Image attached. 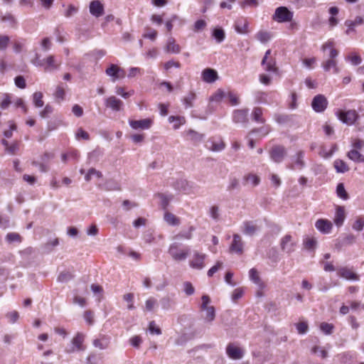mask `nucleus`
<instances>
[{
    "label": "nucleus",
    "instance_id": "nucleus-1",
    "mask_svg": "<svg viewBox=\"0 0 364 364\" xmlns=\"http://www.w3.org/2000/svg\"><path fill=\"white\" fill-rule=\"evenodd\" d=\"M202 304H200V310L203 312L202 316L205 322L211 323L215 318V310L213 306H210V299L208 295H203L201 297Z\"/></svg>",
    "mask_w": 364,
    "mask_h": 364
},
{
    "label": "nucleus",
    "instance_id": "nucleus-2",
    "mask_svg": "<svg viewBox=\"0 0 364 364\" xmlns=\"http://www.w3.org/2000/svg\"><path fill=\"white\" fill-rule=\"evenodd\" d=\"M173 186L176 191L185 194L194 193L198 190V186L193 182L183 178L176 181Z\"/></svg>",
    "mask_w": 364,
    "mask_h": 364
},
{
    "label": "nucleus",
    "instance_id": "nucleus-3",
    "mask_svg": "<svg viewBox=\"0 0 364 364\" xmlns=\"http://www.w3.org/2000/svg\"><path fill=\"white\" fill-rule=\"evenodd\" d=\"M85 336L82 333H77L75 336L72 339L70 346L65 348V352L72 353L75 351H83L85 347L83 346Z\"/></svg>",
    "mask_w": 364,
    "mask_h": 364
},
{
    "label": "nucleus",
    "instance_id": "nucleus-4",
    "mask_svg": "<svg viewBox=\"0 0 364 364\" xmlns=\"http://www.w3.org/2000/svg\"><path fill=\"white\" fill-rule=\"evenodd\" d=\"M337 116L343 123L346 124L347 125L353 124L359 118L358 112L354 109L338 111Z\"/></svg>",
    "mask_w": 364,
    "mask_h": 364
},
{
    "label": "nucleus",
    "instance_id": "nucleus-5",
    "mask_svg": "<svg viewBox=\"0 0 364 364\" xmlns=\"http://www.w3.org/2000/svg\"><path fill=\"white\" fill-rule=\"evenodd\" d=\"M168 253L175 261H183L185 260L188 254L189 250H181L178 243H173L168 248Z\"/></svg>",
    "mask_w": 364,
    "mask_h": 364
},
{
    "label": "nucleus",
    "instance_id": "nucleus-6",
    "mask_svg": "<svg viewBox=\"0 0 364 364\" xmlns=\"http://www.w3.org/2000/svg\"><path fill=\"white\" fill-rule=\"evenodd\" d=\"M296 243V240L291 235H286L281 239L280 247L283 252L289 255L295 251Z\"/></svg>",
    "mask_w": 364,
    "mask_h": 364
},
{
    "label": "nucleus",
    "instance_id": "nucleus-7",
    "mask_svg": "<svg viewBox=\"0 0 364 364\" xmlns=\"http://www.w3.org/2000/svg\"><path fill=\"white\" fill-rule=\"evenodd\" d=\"M207 255L198 251L193 252L191 259L189 261V265L191 268L200 270L205 267V259Z\"/></svg>",
    "mask_w": 364,
    "mask_h": 364
},
{
    "label": "nucleus",
    "instance_id": "nucleus-8",
    "mask_svg": "<svg viewBox=\"0 0 364 364\" xmlns=\"http://www.w3.org/2000/svg\"><path fill=\"white\" fill-rule=\"evenodd\" d=\"M293 13L291 12L287 7L280 6L275 11L273 16L274 20L277 22H287L292 19Z\"/></svg>",
    "mask_w": 364,
    "mask_h": 364
},
{
    "label": "nucleus",
    "instance_id": "nucleus-9",
    "mask_svg": "<svg viewBox=\"0 0 364 364\" xmlns=\"http://www.w3.org/2000/svg\"><path fill=\"white\" fill-rule=\"evenodd\" d=\"M328 106V100L323 95H316L312 100L311 107L316 112H323Z\"/></svg>",
    "mask_w": 364,
    "mask_h": 364
},
{
    "label": "nucleus",
    "instance_id": "nucleus-10",
    "mask_svg": "<svg viewBox=\"0 0 364 364\" xmlns=\"http://www.w3.org/2000/svg\"><path fill=\"white\" fill-rule=\"evenodd\" d=\"M105 105L107 107L110 108L114 112H119L122 109L124 103L123 102L117 98L115 96H110L105 99Z\"/></svg>",
    "mask_w": 364,
    "mask_h": 364
},
{
    "label": "nucleus",
    "instance_id": "nucleus-11",
    "mask_svg": "<svg viewBox=\"0 0 364 364\" xmlns=\"http://www.w3.org/2000/svg\"><path fill=\"white\" fill-rule=\"evenodd\" d=\"M244 242L238 234L233 235L232 242L230 246V251L238 255L243 253Z\"/></svg>",
    "mask_w": 364,
    "mask_h": 364
},
{
    "label": "nucleus",
    "instance_id": "nucleus-12",
    "mask_svg": "<svg viewBox=\"0 0 364 364\" xmlns=\"http://www.w3.org/2000/svg\"><path fill=\"white\" fill-rule=\"evenodd\" d=\"M355 237L352 235H346L342 237H339L336 240L335 248L340 251L343 247L350 245L355 242Z\"/></svg>",
    "mask_w": 364,
    "mask_h": 364
},
{
    "label": "nucleus",
    "instance_id": "nucleus-13",
    "mask_svg": "<svg viewBox=\"0 0 364 364\" xmlns=\"http://www.w3.org/2000/svg\"><path fill=\"white\" fill-rule=\"evenodd\" d=\"M226 353L229 358L233 360H239L243 357L242 349L233 343H229L226 348Z\"/></svg>",
    "mask_w": 364,
    "mask_h": 364
},
{
    "label": "nucleus",
    "instance_id": "nucleus-14",
    "mask_svg": "<svg viewBox=\"0 0 364 364\" xmlns=\"http://www.w3.org/2000/svg\"><path fill=\"white\" fill-rule=\"evenodd\" d=\"M286 155V150L284 147L281 146H276L273 147L270 151V157L271 159L277 162H281Z\"/></svg>",
    "mask_w": 364,
    "mask_h": 364
},
{
    "label": "nucleus",
    "instance_id": "nucleus-15",
    "mask_svg": "<svg viewBox=\"0 0 364 364\" xmlns=\"http://www.w3.org/2000/svg\"><path fill=\"white\" fill-rule=\"evenodd\" d=\"M130 127L134 129H148L151 127L152 120L144 119L141 120H129Z\"/></svg>",
    "mask_w": 364,
    "mask_h": 364
},
{
    "label": "nucleus",
    "instance_id": "nucleus-16",
    "mask_svg": "<svg viewBox=\"0 0 364 364\" xmlns=\"http://www.w3.org/2000/svg\"><path fill=\"white\" fill-rule=\"evenodd\" d=\"M45 65V70L48 72H51L53 70H56L59 68L61 63L58 62L55 58V56L53 55H48L46 58L43 59Z\"/></svg>",
    "mask_w": 364,
    "mask_h": 364
},
{
    "label": "nucleus",
    "instance_id": "nucleus-17",
    "mask_svg": "<svg viewBox=\"0 0 364 364\" xmlns=\"http://www.w3.org/2000/svg\"><path fill=\"white\" fill-rule=\"evenodd\" d=\"M109 343L110 338L105 335H100L98 338H96L92 341L93 346L99 348L100 350L107 349Z\"/></svg>",
    "mask_w": 364,
    "mask_h": 364
},
{
    "label": "nucleus",
    "instance_id": "nucleus-18",
    "mask_svg": "<svg viewBox=\"0 0 364 364\" xmlns=\"http://www.w3.org/2000/svg\"><path fill=\"white\" fill-rule=\"evenodd\" d=\"M304 153L302 151H299L296 153V154L293 157V164L289 167L292 170L295 169H302L305 166V162L304 161Z\"/></svg>",
    "mask_w": 364,
    "mask_h": 364
},
{
    "label": "nucleus",
    "instance_id": "nucleus-19",
    "mask_svg": "<svg viewBox=\"0 0 364 364\" xmlns=\"http://www.w3.org/2000/svg\"><path fill=\"white\" fill-rule=\"evenodd\" d=\"M247 109H235L232 113V120L235 123H245L247 122Z\"/></svg>",
    "mask_w": 364,
    "mask_h": 364
},
{
    "label": "nucleus",
    "instance_id": "nucleus-20",
    "mask_svg": "<svg viewBox=\"0 0 364 364\" xmlns=\"http://www.w3.org/2000/svg\"><path fill=\"white\" fill-rule=\"evenodd\" d=\"M90 14L98 18L104 14V6L99 0L93 1L90 4Z\"/></svg>",
    "mask_w": 364,
    "mask_h": 364
},
{
    "label": "nucleus",
    "instance_id": "nucleus-21",
    "mask_svg": "<svg viewBox=\"0 0 364 364\" xmlns=\"http://www.w3.org/2000/svg\"><path fill=\"white\" fill-rule=\"evenodd\" d=\"M315 226L322 233L328 234L331 232L333 225L328 220L319 219L316 222Z\"/></svg>",
    "mask_w": 364,
    "mask_h": 364
},
{
    "label": "nucleus",
    "instance_id": "nucleus-22",
    "mask_svg": "<svg viewBox=\"0 0 364 364\" xmlns=\"http://www.w3.org/2000/svg\"><path fill=\"white\" fill-rule=\"evenodd\" d=\"M217 72L211 68H206L202 72V79L208 83L214 82L218 79Z\"/></svg>",
    "mask_w": 364,
    "mask_h": 364
},
{
    "label": "nucleus",
    "instance_id": "nucleus-23",
    "mask_svg": "<svg viewBox=\"0 0 364 364\" xmlns=\"http://www.w3.org/2000/svg\"><path fill=\"white\" fill-rule=\"evenodd\" d=\"M205 147L211 151L218 152L223 151L225 149V144L221 140L215 141L214 140L210 139L206 141Z\"/></svg>",
    "mask_w": 364,
    "mask_h": 364
},
{
    "label": "nucleus",
    "instance_id": "nucleus-24",
    "mask_svg": "<svg viewBox=\"0 0 364 364\" xmlns=\"http://www.w3.org/2000/svg\"><path fill=\"white\" fill-rule=\"evenodd\" d=\"M260 183V178L254 173H248L243 177L244 186H251L256 187Z\"/></svg>",
    "mask_w": 364,
    "mask_h": 364
},
{
    "label": "nucleus",
    "instance_id": "nucleus-25",
    "mask_svg": "<svg viewBox=\"0 0 364 364\" xmlns=\"http://www.w3.org/2000/svg\"><path fill=\"white\" fill-rule=\"evenodd\" d=\"M174 297L175 294H171L164 296L160 300L161 307L165 310L171 309L176 304Z\"/></svg>",
    "mask_w": 364,
    "mask_h": 364
},
{
    "label": "nucleus",
    "instance_id": "nucleus-26",
    "mask_svg": "<svg viewBox=\"0 0 364 364\" xmlns=\"http://www.w3.org/2000/svg\"><path fill=\"white\" fill-rule=\"evenodd\" d=\"M165 50L168 53L176 54L181 52V47L178 44L176 43V41L173 38L170 37L167 40Z\"/></svg>",
    "mask_w": 364,
    "mask_h": 364
},
{
    "label": "nucleus",
    "instance_id": "nucleus-27",
    "mask_svg": "<svg viewBox=\"0 0 364 364\" xmlns=\"http://www.w3.org/2000/svg\"><path fill=\"white\" fill-rule=\"evenodd\" d=\"M321 66L326 72H329L331 69H333L334 73L337 74L340 72L337 65V60L336 59H328L323 62Z\"/></svg>",
    "mask_w": 364,
    "mask_h": 364
},
{
    "label": "nucleus",
    "instance_id": "nucleus-28",
    "mask_svg": "<svg viewBox=\"0 0 364 364\" xmlns=\"http://www.w3.org/2000/svg\"><path fill=\"white\" fill-rule=\"evenodd\" d=\"M346 218V213L343 207L338 206L336 208L335 217H334V223L338 226L340 227L343 224V222Z\"/></svg>",
    "mask_w": 364,
    "mask_h": 364
},
{
    "label": "nucleus",
    "instance_id": "nucleus-29",
    "mask_svg": "<svg viewBox=\"0 0 364 364\" xmlns=\"http://www.w3.org/2000/svg\"><path fill=\"white\" fill-rule=\"evenodd\" d=\"M248 21L246 19H238L235 22V28L237 33L245 34L248 33Z\"/></svg>",
    "mask_w": 364,
    "mask_h": 364
},
{
    "label": "nucleus",
    "instance_id": "nucleus-30",
    "mask_svg": "<svg viewBox=\"0 0 364 364\" xmlns=\"http://www.w3.org/2000/svg\"><path fill=\"white\" fill-rule=\"evenodd\" d=\"M187 139L193 143H199L202 141L203 135L193 129H189L186 132Z\"/></svg>",
    "mask_w": 364,
    "mask_h": 364
},
{
    "label": "nucleus",
    "instance_id": "nucleus-31",
    "mask_svg": "<svg viewBox=\"0 0 364 364\" xmlns=\"http://www.w3.org/2000/svg\"><path fill=\"white\" fill-rule=\"evenodd\" d=\"M347 156L349 159L353 161L355 163L364 162V156L361 154L358 150L354 149L349 151L347 154Z\"/></svg>",
    "mask_w": 364,
    "mask_h": 364
},
{
    "label": "nucleus",
    "instance_id": "nucleus-32",
    "mask_svg": "<svg viewBox=\"0 0 364 364\" xmlns=\"http://www.w3.org/2000/svg\"><path fill=\"white\" fill-rule=\"evenodd\" d=\"M257 230V228L252 222L247 221L243 223L242 232L244 234L252 236Z\"/></svg>",
    "mask_w": 364,
    "mask_h": 364
},
{
    "label": "nucleus",
    "instance_id": "nucleus-33",
    "mask_svg": "<svg viewBox=\"0 0 364 364\" xmlns=\"http://www.w3.org/2000/svg\"><path fill=\"white\" fill-rule=\"evenodd\" d=\"M272 37V35L270 32L267 31H259L255 35V38L260 41L262 43H265L268 42Z\"/></svg>",
    "mask_w": 364,
    "mask_h": 364
},
{
    "label": "nucleus",
    "instance_id": "nucleus-34",
    "mask_svg": "<svg viewBox=\"0 0 364 364\" xmlns=\"http://www.w3.org/2000/svg\"><path fill=\"white\" fill-rule=\"evenodd\" d=\"M119 67L115 64H111L109 68H107L105 70V73L112 77V81H116V77L117 76V73L119 72Z\"/></svg>",
    "mask_w": 364,
    "mask_h": 364
},
{
    "label": "nucleus",
    "instance_id": "nucleus-35",
    "mask_svg": "<svg viewBox=\"0 0 364 364\" xmlns=\"http://www.w3.org/2000/svg\"><path fill=\"white\" fill-rule=\"evenodd\" d=\"M333 166L338 173H346L349 170L348 165L343 160H336Z\"/></svg>",
    "mask_w": 364,
    "mask_h": 364
},
{
    "label": "nucleus",
    "instance_id": "nucleus-36",
    "mask_svg": "<svg viewBox=\"0 0 364 364\" xmlns=\"http://www.w3.org/2000/svg\"><path fill=\"white\" fill-rule=\"evenodd\" d=\"M339 275L349 280H356L358 279L356 274L350 269L346 268H342L339 271Z\"/></svg>",
    "mask_w": 364,
    "mask_h": 364
},
{
    "label": "nucleus",
    "instance_id": "nucleus-37",
    "mask_svg": "<svg viewBox=\"0 0 364 364\" xmlns=\"http://www.w3.org/2000/svg\"><path fill=\"white\" fill-rule=\"evenodd\" d=\"M164 219L170 225H178L180 224L179 219L169 212L165 213Z\"/></svg>",
    "mask_w": 364,
    "mask_h": 364
},
{
    "label": "nucleus",
    "instance_id": "nucleus-38",
    "mask_svg": "<svg viewBox=\"0 0 364 364\" xmlns=\"http://www.w3.org/2000/svg\"><path fill=\"white\" fill-rule=\"evenodd\" d=\"M213 36L216 40L217 43H222L225 38V33L223 28H215L213 31Z\"/></svg>",
    "mask_w": 364,
    "mask_h": 364
},
{
    "label": "nucleus",
    "instance_id": "nucleus-39",
    "mask_svg": "<svg viewBox=\"0 0 364 364\" xmlns=\"http://www.w3.org/2000/svg\"><path fill=\"white\" fill-rule=\"evenodd\" d=\"M346 60L349 61L353 65H358L361 63L362 58L358 54L351 53L346 57Z\"/></svg>",
    "mask_w": 364,
    "mask_h": 364
},
{
    "label": "nucleus",
    "instance_id": "nucleus-40",
    "mask_svg": "<svg viewBox=\"0 0 364 364\" xmlns=\"http://www.w3.org/2000/svg\"><path fill=\"white\" fill-rule=\"evenodd\" d=\"M226 97V92L223 90L218 89L213 95L210 97V102H220L223 98Z\"/></svg>",
    "mask_w": 364,
    "mask_h": 364
},
{
    "label": "nucleus",
    "instance_id": "nucleus-41",
    "mask_svg": "<svg viewBox=\"0 0 364 364\" xmlns=\"http://www.w3.org/2000/svg\"><path fill=\"white\" fill-rule=\"evenodd\" d=\"M252 119L258 123H264V119L262 118V110L260 107L254 108L252 113Z\"/></svg>",
    "mask_w": 364,
    "mask_h": 364
},
{
    "label": "nucleus",
    "instance_id": "nucleus-42",
    "mask_svg": "<svg viewBox=\"0 0 364 364\" xmlns=\"http://www.w3.org/2000/svg\"><path fill=\"white\" fill-rule=\"evenodd\" d=\"M363 23L364 19L361 16H356L354 21L346 20L345 21V25L350 28H353L355 26L363 25Z\"/></svg>",
    "mask_w": 364,
    "mask_h": 364
},
{
    "label": "nucleus",
    "instance_id": "nucleus-43",
    "mask_svg": "<svg viewBox=\"0 0 364 364\" xmlns=\"http://www.w3.org/2000/svg\"><path fill=\"white\" fill-rule=\"evenodd\" d=\"M168 122L171 123L174 122L173 129H177L180 127L181 125L185 123L186 120L183 117L170 116L168 117Z\"/></svg>",
    "mask_w": 364,
    "mask_h": 364
},
{
    "label": "nucleus",
    "instance_id": "nucleus-44",
    "mask_svg": "<svg viewBox=\"0 0 364 364\" xmlns=\"http://www.w3.org/2000/svg\"><path fill=\"white\" fill-rule=\"evenodd\" d=\"M196 95L194 92H190L186 95L183 100V104L186 107H193V102L196 100Z\"/></svg>",
    "mask_w": 364,
    "mask_h": 364
},
{
    "label": "nucleus",
    "instance_id": "nucleus-45",
    "mask_svg": "<svg viewBox=\"0 0 364 364\" xmlns=\"http://www.w3.org/2000/svg\"><path fill=\"white\" fill-rule=\"evenodd\" d=\"M43 93L41 92H36L33 95V102L36 107H42L44 105L43 101Z\"/></svg>",
    "mask_w": 364,
    "mask_h": 364
},
{
    "label": "nucleus",
    "instance_id": "nucleus-46",
    "mask_svg": "<svg viewBox=\"0 0 364 364\" xmlns=\"http://www.w3.org/2000/svg\"><path fill=\"white\" fill-rule=\"evenodd\" d=\"M316 240L314 237H306L304 241V247L309 250H314L316 247Z\"/></svg>",
    "mask_w": 364,
    "mask_h": 364
},
{
    "label": "nucleus",
    "instance_id": "nucleus-47",
    "mask_svg": "<svg viewBox=\"0 0 364 364\" xmlns=\"http://www.w3.org/2000/svg\"><path fill=\"white\" fill-rule=\"evenodd\" d=\"M264 67V70L267 72L276 73L277 71V68L276 67V63L274 59L269 58L266 61V65H263Z\"/></svg>",
    "mask_w": 364,
    "mask_h": 364
},
{
    "label": "nucleus",
    "instance_id": "nucleus-48",
    "mask_svg": "<svg viewBox=\"0 0 364 364\" xmlns=\"http://www.w3.org/2000/svg\"><path fill=\"white\" fill-rule=\"evenodd\" d=\"M228 98L230 103L232 106H235L240 104L239 97L237 94L232 92H226V97Z\"/></svg>",
    "mask_w": 364,
    "mask_h": 364
},
{
    "label": "nucleus",
    "instance_id": "nucleus-49",
    "mask_svg": "<svg viewBox=\"0 0 364 364\" xmlns=\"http://www.w3.org/2000/svg\"><path fill=\"white\" fill-rule=\"evenodd\" d=\"M336 193L338 196L343 200H347L348 198V195L345 190L343 184L341 183L338 184Z\"/></svg>",
    "mask_w": 364,
    "mask_h": 364
},
{
    "label": "nucleus",
    "instance_id": "nucleus-50",
    "mask_svg": "<svg viewBox=\"0 0 364 364\" xmlns=\"http://www.w3.org/2000/svg\"><path fill=\"white\" fill-rule=\"evenodd\" d=\"M249 277L251 281H252L255 284H259L261 282L259 273L257 270L255 268H252L249 271Z\"/></svg>",
    "mask_w": 364,
    "mask_h": 364
},
{
    "label": "nucleus",
    "instance_id": "nucleus-51",
    "mask_svg": "<svg viewBox=\"0 0 364 364\" xmlns=\"http://www.w3.org/2000/svg\"><path fill=\"white\" fill-rule=\"evenodd\" d=\"M0 18L2 22L6 23L11 26L15 23V18L11 14L6 13L5 14H1L0 16Z\"/></svg>",
    "mask_w": 364,
    "mask_h": 364
},
{
    "label": "nucleus",
    "instance_id": "nucleus-52",
    "mask_svg": "<svg viewBox=\"0 0 364 364\" xmlns=\"http://www.w3.org/2000/svg\"><path fill=\"white\" fill-rule=\"evenodd\" d=\"M210 216L215 221L220 218V209L218 205H213L209 209Z\"/></svg>",
    "mask_w": 364,
    "mask_h": 364
},
{
    "label": "nucleus",
    "instance_id": "nucleus-53",
    "mask_svg": "<svg viewBox=\"0 0 364 364\" xmlns=\"http://www.w3.org/2000/svg\"><path fill=\"white\" fill-rule=\"evenodd\" d=\"M156 305L157 300L154 297H150L145 301V309L148 311H151Z\"/></svg>",
    "mask_w": 364,
    "mask_h": 364
},
{
    "label": "nucleus",
    "instance_id": "nucleus-54",
    "mask_svg": "<svg viewBox=\"0 0 364 364\" xmlns=\"http://www.w3.org/2000/svg\"><path fill=\"white\" fill-rule=\"evenodd\" d=\"M10 42V38L8 36L0 35V51H4Z\"/></svg>",
    "mask_w": 364,
    "mask_h": 364
},
{
    "label": "nucleus",
    "instance_id": "nucleus-55",
    "mask_svg": "<svg viewBox=\"0 0 364 364\" xmlns=\"http://www.w3.org/2000/svg\"><path fill=\"white\" fill-rule=\"evenodd\" d=\"M73 277V275L69 272H60L58 277V281L60 282H67Z\"/></svg>",
    "mask_w": 364,
    "mask_h": 364
},
{
    "label": "nucleus",
    "instance_id": "nucleus-56",
    "mask_svg": "<svg viewBox=\"0 0 364 364\" xmlns=\"http://www.w3.org/2000/svg\"><path fill=\"white\" fill-rule=\"evenodd\" d=\"M123 299L125 301L128 303L127 309L129 310H132L135 308L133 304L134 294L132 293H128L124 294Z\"/></svg>",
    "mask_w": 364,
    "mask_h": 364
},
{
    "label": "nucleus",
    "instance_id": "nucleus-57",
    "mask_svg": "<svg viewBox=\"0 0 364 364\" xmlns=\"http://www.w3.org/2000/svg\"><path fill=\"white\" fill-rule=\"evenodd\" d=\"M159 197L161 200V205L163 209H166L169 203V201L172 199V196H166L164 194H159Z\"/></svg>",
    "mask_w": 364,
    "mask_h": 364
},
{
    "label": "nucleus",
    "instance_id": "nucleus-58",
    "mask_svg": "<svg viewBox=\"0 0 364 364\" xmlns=\"http://www.w3.org/2000/svg\"><path fill=\"white\" fill-rule=\"evenodd\" d=\"M75 138L77 140H80V139L89 140L90 135L87 132L83 130L82 128H79L75 134Z\"/></svg>",
    "mask_w": 364,
    "mask_h": 364
},
{
    "label": "nucleus",
    "instance_id": "nucleus-59",
    "mask_svg": "<svg viewBox=\"0 0 364 364\" xmlns=\"http://www.w3.org/2000/svg\"><path fill=\"white\" fill-rule=\"evenodd\" d=\"M116 93L118 95L122 96L124 99H127L129 97H131L134 94V91H129V92H125L124 88L122 87H116Z\"/></svg>",
    "mask_w": 364,
    "mask_h": 364
},
{
    "label": "nucleus",
    "instance_id": "nucleus-60",
    "mask_svg": "<svg viewBox=\"0 0 364 364\" xmlns=\"http://www.w3.org/2000/svg\"><path fill=\"white\" fill-rule=\"evenodd\" d=\"M11 103V97L9 94H4V99L0 102V107L2 109H6L9 107Z\"/></svg>",
    "mask_w": 364,
    "mask_h": 364
},
{
    "label": "nucleus",
    "instance_id": "nucleus-61",
    "mask_svg": "<svg viewBox=\"0 0 364 364\" xmlns=\"http://www.w3.org/2000/svg\"><path fill=\"white\" fill-rule=\"evenodd\" d=\"M193 230V228H191L188 231L181 232L176 236V238L178 239V240H181V239L190 240L192 237Z\"/></svg>",
    "mask_w": 364,
    "mask_h": 364
},
{
    "label": "nucleus",
    "instance_id": "nucleus-62",
    "mask_svg": "<svg viewBox=\"0 0 364 364\" xmlns=\"http://www.w3.org/2000/svg\"><path fill=\"white\" fill-rule=\"evenodd\" d=\"M320 328L325 334L329 335L332 333L333 326L331 323L323 322L321 323Z\"/></svg>",
    "mask_w": 364,
    "mask_h": 364
},
{
    "label": "nucleus",
    "instance_id": "nucleus-63",
    "mask_svg": "<svg viewBox=\"0 0 364 364\" xmlns=\"http://www.w3.org/2000/svg\"><path fill=\"white\" fill-rule=\"evenodd\" d=\"M183 291L187 295L190 296L194 294L195 289L191 282H186L183 283Z\"/></svg>",
    "mask_w": 364,
    "mask_h": 364
},
{
    "label": "nucleus",
    "instance_id": "nucleus-64",
    "mask_svg": "<svg viewBox=\"0 0 364 364\" xmlns=\"http://www.w3.org/2000/svg\"><path fill=\"white\" fill-rule=\"evenodd\" d=\"M364 228V220L361 218H358L353 225V229L360 231Z\"/></svg>",
    "mask_w": 364,
    "mask_h": 364
}]
</instances>
